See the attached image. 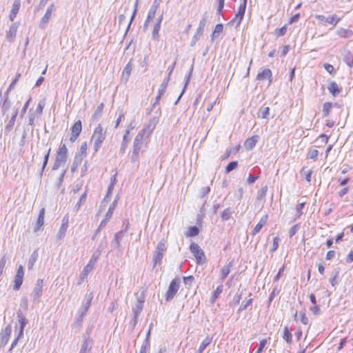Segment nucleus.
<instances>
[{"instance_id": "nucleus-1", "label": "nucleus", "mask_w": 353, "mask_h": 353, "mask_svg": "<svg viewBox=\"0 0 353 353\" xmlns=\"http://www.w3.org/2000/svg\"><path fill=\"white\" fill-rule=\"evenodd\" d=\"M106 131L103 129V125L99 123L94 129L91 137V141L93 142V149L97 152L100 149L103 142L105 139Z\"/></svg>"}, {"instance_id": "nucleus-2", "label": "nucleus", "mask_w": 353, "mask_h": 353, "mask_svg": "<svg viewBox=\"0 0 353 353\" xmlns=\"http://www.w3.org/2000/svg\"><path fill=\"white\" fill-rule=\"evenodd\" d=\"M68 150L65 143L62 144L56 153V158L53 165L54 169H58L63 165L68 160Z\"/></svg>"}, {"instance_id": "nucleus-3", "label": "nucleus", "mask_w": 353, "mask_h": 353, "mask_svg": "<svg viewBox=\"0 0 353 353\" xmlns=\"http://www.w3.org/2000/svg\"><path fill=\"white\" fill-rule=\"evenodd\" d=\"M146 134V130L143 129L135 137L133 144V150L132 153V160L135 161L138 159L139 152L141 150L142 142L144 136Z\"/></svg>"}, {"instance_id": "nucleus-4", "label": "nucleus", "mask_w": 353, "mask_h": 353, "mask_svg": "<svg viewBox=\"0 0 353 353\" xmlns=\"http://www.w3.org/2000/svg\"><path fill=\"white\" fill-rule=\"evenodd\" d=\"M190 249L191 252L194 254L196 258L197 263L201 264L205 261V256L203 251L200 248L198 244L192 243Z\"/></svg>"}, {"instance_id": "nucleus-5", "label": "nucleus", "mask_w": 353, "mask_h": 353, "mask_svg": "<svg viewBox=\"0 0 353 353\" xmlns=\"http://www.w3.org/2000/svg\"><path fill=\"white\" fill-rule=\"evenodd\" d=\"M24 278V269L23 267L21 265L18 267L16 274L14 278V286L13 289L14 290H19L23 283Z\"/></svg>"}, {"instance_id": "nucleus-6", "label": "nucleus", "mask_w": 353, "mask_h": 353, "mask_svg": "<svg viewBox=\"0 0 353 353\" xmlns=\"http://www.w3.org/2000/svg\"><path fill=\"white\" fill-rule=\"evenodd\" d=\"M179 288V281L178 279H173L169 285L168 290L166 292L165 299L167 301L171 300L176 295Z\"/></svg>"}, {"instance_id": "nucleus-7", "label": "nucleus", "mask_w": 353, "mask_h": 353, "mask_svg": "<svg viewBox=\"0 0 353 353\" xmlns=\"http://www.w3.org/2000/svg\"><path fill=\"white\" fill-rule=\"evenodd\" d=\"M159 6V2L157 1V0H155L152 5L151 6L149 11H148V15H147V18L145 21V23H144V27L146 28L149 26L150 23L154 19V18L156 16V13H157V9Z\"/></svg>"}, {"instance_id": "nucleus-8", "label": "nucleus", "mask_w": 353, "mask_h": 353, "mask_svg": "<svg viewBox=\"0 0 353 353\" xmlns=\"http://www.w3.org/2000/svg\"><path fill=\"white\" fill-rule=\"evenodd\" d=\"M82 130V124L80 120H78L74 122V123L71 127V135L70 137V140L72 142L75 141L79 137Z\"/></svg>"}, {"instance_id": "nucleus-9", "label": "nucleus", "mask_w": 353, "mask_h": 353, "mask_svg": "<svg viewBox=\"0 0 353 353\" xmlns=\"http://www.w3.org/2000/svg\"><path fill=\"white\" fill-rule=\"evenodd\" d=\"M316 18L320 20L323 24H332L334 27L336 26L341 20V18L338 17L335 14L332 15L330 17H325L323 15L318 14L316 16Z\"/></svg>"}, {"instance_id": "nucleus-10", "label": "nucleus", "mask_w": 353, "mask_h": 353, "mask_svg": "<svg viewBox=\"0 0 353 353\" xmlns=\"http://www.w3.org/2000/svg\"><path fill=\"white\" fill-rule=\"evenodd\" d=\"M68 223H69V218L68 216H65L63 218L61 221V225L59 228V230L57 234V237L59 239H63L65 233L67 232L68 228Z\"/></svg>"}, {"instance_id": "nucleus-11", "label": "nucleus", "mask_w": 353, "mask_h": 353, "mask_svg": "<svg viewBox=\"0 0 353 353\" xmlns=\"http://www.w3.org/2000/svg\"><path fill=\"white\" fill-rule=\"evenodd\" d=\"M272 73L270 69L265 68L256 75V79L261 81L268 79L270 83L272 82Z\"/></svg>"}, {"instance_id": "nucleus-12", "label": "nucleus", "mask_w": 353, "mask_h": 353, "mask_svg": "<svg viewBox=\"0 0 353 353\" xmlns=\"http://www.w3.org/2000/svg\"><path fill=\"white\" fill-rule=\"evenodd\" d=\"M46 210L44 208H41L39 210V215L37 217V220L35 224L34 231H38L41 229L44 224V218H45Z\"/></svg>"}, {"instance_id": "nucleus-13", "label": "nucleus", "mask_w": 353, "mask_h": 353, "mask_svg": "<svg viewBox=\"0 0 353 353\" xmlns=\"http://www.w3.org/2000/svg\"><path fill=\"white\" fill-rule=\"evenodd\" d=\"M54 10V5L53 3H52L49 6L45 14L41 19V23L42 24L46 25L48 23L49 20L52 17Z\"/></svg>"}, {"instance_id": "nucleus-14", "label": "nucleus", "mask_w": 353, "mask_h": 353, "mask_svg": "<svg viewBox=\"0 0 353 353\" xmlns=\"http://www.w3.org/2000/svg\"><path fill=\"white\" fill-rule=\"evenodd\" d=\"M246 4H247V0H242V2L240 3V5L238 8L237 12L235 14L236 19H238L239 22L243 19V18L244 17Z\"/></svg>"}, {"instance_id": "nucleus-15", "label": "nucleus", "mask_w": 353, "mask_h": 353, "mask_svg": "<svg viewBox=\"0 0 353 353\" xmlns=\"http://www.w3.org/2000/svg\"><path fill=\"white\" fill-rule=\"evenodd\" d=\"M18 26L16 23H13L10 26L8 31L6 33V39L9 41H12L15 37L17 32Z\"/></svg>"}, {"instance_id": "nucleus-16", "label": "nucleus", "mask_w": 353, "mask_h": 353, "mask_svg": "<svg viewBox=\"0 0 353 353\" xmlns=\"http://www.w3.org/2000/svg\"><path fill=\"white\" fill-rule=\"evenodd\" d=\"M267 221H268V215L265 214L261 218L259 223L254 228L253 231H252V234L254 235V234H257L261 230V228L266 224Z\"/></svg>"}, {"instance_id": "nucleus-17", "label": "nucleus", "mask_w": 353, "mask_h": 353, "mask_svg": "<svg viewBox=\"0 0 353 353\" xmlns=\"http://www.w3.org/2000/svg\"><path fill=\"white\" fill-rule=\"evenodd\" d=\"M43 280L37 281L36 285L32 291V295L35 298H39L42 294Z\"/></svg>"}, {"instance_id": "nucleus-18", "label": "nucleus", "mask_w": 353, "mask_h": 353, "mask_svg": "<svg viewBox=\"0 0 353 353\" xmlns=\"http://www.w3.org/2000/svg\"><path fill=\"white\" fill-rule=\"evenodd\" d=\"M163 19V15H161L157 19V21L154 25V29L152 30V37L154 39H157L159 37V33L161 29V23Z\"/></svg>"}, {"instance_id": "nucleus-19", "label": "nucleus", "mask_w": 353, "mask_h": 353, "mask_svg": "<svg viewBox=\"0 0 353 353\" xmlns=\"http://www.w3.org/2000/svg\"><path fill=\"white\" fill-rule=\"evenodd\" d=\"M257 141H258V136L254 135L251 137L248 138L245 140V141L244 143V145L248 149H252L255 146Z\"/></svg>"}, {"instance_id": "nucleus-20", "label": "nucleus", "mask_w": 353, "mask_h": 353, "mask_svg": "<svg viewBox=\"0 0 353 353\" xmlns=\"http://www.w3.org/2000/svg\"><path fill=\"white\" fill-rule=\"evenodd\" d=\"M336 34L339 37L344 39L349 38L353 35V31L345 28H339L336 31Z\"/></svg>"}, {"instance_id": "nucleus-21", "label": "nucleus", "mask_w": 353, "mask_h": 353, "mask_svg": "<svg viewBox=\"0 0 353 353\" xmlns=\"http://www.w3.org/2000/svg\"><path fill=\"white\" fill-rule=\"evenodd\" d=\"M20 0H15L13 5L12 10L10 11V18L11 21H13L15 18L17 14L18 13L19 8H20Z\"/></svg>"}, {"instance_id": "nucleus-22", "label": "nucleus", "mask_w": 353, "mask_h": 353, "mask_svg": "<svg viewBox=\"0 0 353 353\" xmlns=\"http://www.w3.org/2000/svg\"><path fill=\"white\" fill-rule=\"evenodd\" d=\"M270 338L263 339L254 348L255 353H261L264 347L270 343Z\"/></svg>"}, {"instance_id": "nucleus-23", "label": "nucleus", "mask_w": 353, "mask_h": 353, "mask_svg": "<svg viewBox=\"0 0 353 353\" xmlns=\"http://www.w3.org/2000/svg\"><path fill=\"white\" fill-rule=\"evenodd\" d=\"M231 263H228L224 265L222 269L220 270L219 276L222 281L225 280V278L228 276L231 270Z\"/></svg>"}, {"instance_id": "nucleus-24", "label": "nucleus", "mask_w": 353, "mask_h": 353, "mask_svg": "<svg viewBox=\"0 0 353 353\" xmlns=\"http://www.w3.org/2000/svg\"><path fill=\"white\" fill-rule=\"evenodd\" d=\"M329 92L334 96H336L341 92V88L338 85L336 82H332L328 86Z\"/></svg>"}, {"instance_id": "nucleus-25", "label": "nucleus", "mask_w": 353, "mask_h": 353, "mask_svg": "<svg viewBox=\"0 0 353 353\" xmlns=\"http://www.w3.org/2000/svg\"><path fill=\"white\" fill-rule=\"evenodd\" d=\"M283 338L288 344L292 343V335L288 327L283 328Z\"/></svg>"}, {"instance_id": "nucleus-26", "label": "nucleus", "mask_w": 353, "mask_h": 353, "mask_svg": "<svg viewBox=\"0 0 353 353\" xmlns=\"http://www.w3.org/2000/svg\"><path fill=\"white\" fill-rule=\"evenodd\" d=\"M223 292V285H219L216 287V290L213 292L212 294V296L210 297V301L213 303L216 301V300L219 298L220 294Z\"/></svg>"}, {"instance_id": "nucleus-27", "label": "nucleus", "mask_w": 353, "mask_h": 353, "mask_svg": "<svg viewBox=\"0 0 353 353\" xmlns=\"http://www.w3.org/2000/svg\"><path fill=\"white\" fill-rule=\"evenodd\" d=\"M83 157H81V156L76 155L74 157L72 167H71V172H75L79 165L82 163Z\"/></svg>"}, {"instance_id": "nucleus-28", "label": "nucleus", "mask_w": 353, "mask_h": 353, "mask_svg": "<svg viewBox=\"0 0 353 353\" xmlns=\"http://www.w3.org/2000/svg\"><path fill=\"white\" fill-rule=\"evenodd\" d=\"M212 339L210 336H207L200 344L198 351L199 353H202L205 348L209 345L212 342Z\"/></svg>"}, {"instance_id": "nucleus-29", "label": "nucleus", "mask_w": 353, "mask_h": 353, "mask_svg": "<svg viewBox=\"0 0 353 353\" xmlns=\"http://www.w3.org/2000/svg\"><path fill=\"white\" fill-rule=\"evenodd\" d=\"M132 70V64L130 62H129L125 65L122 72V76L124 77L126 79H128L131 74Z\"/></svg>"}, {"instance_id": "nucleus-30", "label": "nucleus", "mask_w": 353, "mask_h": 353, "mask_svg": "<svg viewBox=\"0 0 353 353\" xmlns=\"http://www.w3.org/2000/svg\"><path fill=\"white\" fill-rule=\"evenodd\" d=\"M88 150V143L87 142H83L81 143L79 152L76 155L81 156V157H85L87 155Z\"/></svg>"}, {"instance_id": "nucleus-31", "label": "nucleus", "mask_w": 353, "mask_h": 353, "mask_svg": "<svg viewBox=\"0 0 353 353\" xmlns=\"http://www.w3.org/2000/svg\"><path fill=\"white\" fill-rule=\"evenodd\" d=\"M18 317H19V322L21 325L20 334H22L23 332L24 327L26 326V325L28 323V320L22 314H19Z\"/></svg>"}, {"instance_id": "nucleus-32", "label": "nucleus", "mask_w": 353, "mask_h": 353, "mask_svg": "<svg viewBox=\"0 0 353 353\" xmlns=\"http://www.w3.org/2000/svg\"><path fill=\"white\" fill-rule=\"evenodd\" d=\"M129 136H130V131L128 130L125 132V134L123 137V143H122L121 148L123 151H124L125 150L127 145L130 141Z\"/></svg>"}, {"instance_id": "nucleus-33", "label": "nucleus", "mask_w": 353, "mask_h": 353, "mask_svg": "<svg viewBox=\"0 0 353 353\" xmlns=\"http://www.w3.org/2000/svg\"><path fill=\"white\" fill-rule=\"evenodd\" d=\"M223 30V26L221 23H218L216 25L214 30L212 32V37L214 38L218 37L221 33H222Z\"/></svg>"}, {"instance_id": "nucleus-34", "label": "nucleus", "mask_w": 353, "mask_h": 353, "mask_svg": "<svg viewBox=\"0 0 353 353\" xmlns=\"http://www.w3.org/2000/svg\"><path fill=\"white\" fill-rule=\"evenodd\" d=\"M332 108V104L330 102H325L323 105V112L324 117H327L330 113V110Z\"/></svg>"}, {"instance_id": "nucleus-35", "label": "nucleus", "mask_w": 353, "mask_h": 353, "mask_svg": "<svg viewBox=\"0 0 353 353\" xmlns=\"http://www.w3.org/2000/svg\"><path fill=\"white\" fill-rule=\"evenodd\" d=\"M287 28V25H284L281 28L276 29L274 30V34L276 37H282L286 33Z\"/></svg>"}, {"instance_id": "nucleus-36", "label": "nucleus", "mask_w": 353, "mask_h": 353, "mask_svg": "<svg viewBox=\"0 0 353 353\" xmlns=\"http://www.w3.org/2000/svg\"><path fill=\"white\" fill-rule=\"evenodd\" d=\"M163 246H164L163 243H159L158 245L157 248L158 249H161V250L159 251L158 253L157 254V256L155 257V263H157V261L158 262L161 261V259L163 257Z\"/></svg>"}, {"instance_id": "nucleus-37", "label": "nucleus", "mask_w": 353, "mask_h": 353, "mask_svg": "<svg viewBox=\"0 0 353 353\" xmlns=\"http://www.w3.org/2000/svg\"><path fill=\"white\" fill-rule=\"evenodd\" d=\"M319 155V151L316 149H310L307 154V159L315 161Z\"/></svg>"}, {"instance_id": "nucleus-38", "label": "nucleus", "mask_w": 353, "mask_h": 353, "mask_svg": "<svg viewBox=\"0 0 353 353\" xmlns=\"http://www.w3.org/2000/svg\"><path fill=\"white\" fill-rule=\"evenodd\" d=\"M11 332H12V327L11 325H7L5 329L3 330V338L5 339L6 341H8L10 334H11Z\"/></svg>"}, {"instance_id": "nucleus-39", "label": "nucleus", "mask_w": 353, "mask_h": 353, "mask_svg": "<svg viewBox=\"0 0 353 353\" xmlns=\"http://www.w3.org/2000/svg\"><path fill=\"white\" fill-rule=\"evenodd\" d=\"M199 234V229L196 226H192L188 228L186 236H195Z\"/></svg>"}, {"instance_id": "nucleus-40", "label": "nucleus", "mask_w": 353, "mask_h": 353, "mask_svg": "<svg viewBox=\"0 0 353 353\" xmlns=\"http://www.w3.org/2000/svg\"><path fill=\"white\" fill-rule=\"evenodd\" d=\"M232 213V210L230 208H226L222 212L221 217L224 221L228 220L231 217Z\"/></svg>"}, {"instance_id": "nucleus-41", "label": "nucleus", "mask_w": 353, "mask_h": 353, "mask_svg": "<svg viewBox=\"0 0 353 353\" xmlns=\"http://www.w3.org/2000/svg\"><path fill=\"white\" fill-rule=\"evenodd\" d=\"M238 166V162L236 161L230 162L225 168V172L229 173L232 170L236 169Z\"/></svg>"}, {"instance_id": "nucleus-42", "label": "nucleus", "mask_w": 353, "mask_h": 353, "mask_svg": "<svg viewBox=\"0 0 353 353\" xmlns=\"http://www.w3.org/2000/svg\"><path fill=\"white\" fill-rule=\"evenodd\" d=\"M268 188L267 187L262 188L259 192H258V199L259 200H263L266 196Z\"/></svg>"}, {"instance_id": "nucleus-43", "label": "nucleus", "mask_w": 353, "mask_h": 353, "mask_svg": "<svg viewBox=\"0 0 353 353\" xmlns=\"http://www.w3.org/2000/svg\"><path fill=\"white\" fill-rule=\"evenodd\" d=\"M37 259V253H33L31 255V257H30V259H29V261H28V265H29V268L30 269L33 268V266H34Z\"/></svg>"}, {"instance_id": "nucleus-44", "label": "nucleus", "mask_w": 353, "mask_h": 353, "mask_svg": "<svg viewBox=\"0 0 353 353\" xmlns=\"http://www.w3.org/2000/svg\"><path fill=\"white\" fill-rule=\"evenodd\" d=\"M285 269V265H283V266L279 269V272H278V273H277L276 276L274 277V281L276 282V281H278L280 279V278H281V277L283 276V272H284Z\"/></svg>"}, {"instance_id": "nucleus-45", "label": "nucleus", "mask_w": 353, "mask_h": 353, "mask_svg": "<svg viewBox=\"0 0 353 353\" xmlns=\"http://www.w3.org/2000/svg\"><path fill=\"white\" fill-rule=\"evenodd\" d=\"M260 117L265 119L267 118L270 114V108L268 107H265L263 109L260 110Z\"/></svg>"}, {"instance_id": "nucleus-46", "label": "nucleus", "mask_w": 353, "mask_h": 353, "mask_svg": "<svg viewBox=\"0 0 353 353\" xmlns=\"http://www.w3.org/2000/svg\"><path fill=\"white\" fill-rule=\"evenodd\" d=\"M279 238L278 236H275L273 239V243L272 247V251L274 252L276 251L279 248Z\"/></svg>"}, {"instance_id": "nucleus-47", "label": "nucleus", "mask_w": 353, "mask_h": 353, "mask_svg": "<svg viewBox=\"0 0 353 353\" xmlns=\"http://www.w3.org/2000/svg\"><path fill=\"white\" fill-rule=\"evenodd\" d=\"M350 190V188L349 187H344L343 188H342L339 192H338V196L340 198H342Z\"/></svg>"}, {"instance_id": "nucleus-48", "label": "nucleus", "mask_w": 353, "mask_h": 353, "mask_svg": "<svg viewBox=\"0 0 353 353\" xmlns=\"http://www.w3.org/2000/svg\"><path fill=\"white\" fill-rule=\"evenodd\" d=\"M325 69L330 74H333L335 72V69L333 65H332L330 63H325L324 65Z\"/></svg>"}, {"instance_id": "nucleus-49", "label": "nucleus", "mask_w": 353, "mask_h": 353, "mask_svg": "<svg viewBox=\"0 0 353 353\" xmlns=\"http://www.w3.org/2000/svg\"><path fill=\"white\" fill-rule=\"evenodd\" d=\"M300 320H301V323H303L304 325H307L309 323L308 318H307L305 312H303L301 314Z\"/></svg>"}, {"instance_id": "nucleus-50", "label": "nucleus", "mask_w": 353, "mask_h": 353, "mask_svg": "<svg viewBox=\"0 0 353 353\" xmlns=\"http://www.w3.org/2000/svg\"><path fill=\"white\" fill-rule=\"evenodd\" d=\"M50 152H51V149L49 148L47 153L45 154L43 162V168H42L43 170L46 168V165L48 164Z\"/></svg>"}, {"instance_id": "nucleus-51", "label": "nucleus", "mask_w": 353, "mask_h": 353, "mask_svg": "<svg viewBox=\"0 0 353 353\" xmlns=\"http://www.w3.org/2000/svg\"><path fill=\"white\" fill-rule=\"evenodd\" d=\"M103 108H104V105L103 103L99 104L94 112V115L99 116L101 114V113L102 112Z\"/></svg>"}, {"instance_id": "nucleus-52", "label": "nucleus", "mask_w": 353, "mask_h": 353, "mask_svg": "<svg viewBox=\"0 0 353 353\" xmlns=\"http://www.w3.org/2000/svg\"><path fill=\"white\" fill-rule=\"evenodd\" d=\"M299 227L297 225H294L293 227L291 228L289 232V235L290 237L294 236L298 231Z\"/></svg>"}, {"instance_id": "nucleus-53", "label": "nucleus", "mask_w": 353, "mask_h": 353, "mask_svg": "<svg viewBox=\"0 0 353 353\" xmlns=\"http://www.w3.org/2000/svg\"><path fill=\"white\" fill-rule=\"evenodd\" d=\"M335 256V251L334 250H329L325 256V259L327 260H331Z\"/></svg>"}, {"instance_id": "nucleus-54", "label": "nucleus", "mask_w": 353, "mask_h": 353, "mask_svg": "<svg viewBox=\"0 0 353 353\" xmlns=\"http://www.w3.org/2000/svg\"><path fill=\"white\" fill-rule=\"evenodd\" d=\"M305 205V202H302L297 204L296 209L299 215L302 214V209L303 208Z\"/></svg>"}, {"instance_id": "nucleus-55", "label": "nucleus", "mask_w": 353, "mask_h": 353, "mask_svg": "<svg viewBox=\"0 0 353 353\" xmlns=\"http://www.w3.org/2000/svg\"><path fill=\"white\" fill-rule=\"evenodd\" d=\"M21 77V74L20 73H18L17 74L15 78L13 79V81H12L10 87H9V89H12L14 85L15 84L17 83V82L18 81L19 79Z\"/></svg>"}, {"instance_id": "nucleus-56", "label": "nucleus", "mask_w": 353, "mask_h": 353, "mask_svg": "<svg viewBox=\"0 0 353 353\" xmlns=\"http://www.w3.org/2000/svg\"><path fill=\"white\" fill-rule=\"evenodd\" d=\"M259 178L258 175L250 174L248 177V182L249 183H253Z\"/></svg>"}, {"instance_id": "nucleus-57", "label": "nucleus", "mask_w": 353, "mask_h": 353, "mask_svg": "<svg viewBox=\"0 0 353 353\" xmlns=\"http://www.w3.org/2000/svg\"><path fill=\"white\" fill-rule=\"evenodd\" d=\"M86 196H87V194L86 192H85L80 197L79 199V201H78V203H77V205H78V208L81 206V203H83L86 199Z\"/></svg>"}, {"instance_id": "nucleus-58", "label": "nucleus", "mask_w": 353, "mask_h": 353, "mask_svg": "<svg viewBox=\"0 0 353 353\" xmlns=\"http://www.w3.org/2000/svg\"><path fill=\"white\" fill-rule=\"evenodd\" d=\"M347 338L345 337L343 339H342L340 341V343H339V347H337V350L338 351H340L341 350L343 349V346L345 345V343H347Z\"/></svg>"}, {"instance_id": "nucleus-59", "label": "nucleus", "mask_w": 353, "mask_h": 353, "mask_svg": "<svg viewBox=\"0 0 353 353\" xmlns=\"http://www.w3.org/2000/svg\"><path fill=\"white\" fill-rule=\"evenodd\" d=\"M346 261L347 263L353 262V250H351L346 256Z\"/></svg>"}, {"instance_id": "nucleus-60", "label": "nucleus", "mask_w": 353, "mask_h": 353, "mask_svg": "<svg viewBox=\"0 0 353 353\" xmlns=\"http://www.w3.org/2000/svg\"><path fill=\"white\" fill-rule=\"evenodd\" d=\"M294 334H295V336H296V339L298 341H299L301 339V337H302V334H303L302 330L300 328L297 329L296 330Z\"/></svg>"}, {"instance_id": "nucleus-61", "label": "nucleus", "mask_w": 353, "mask_h": 353, "mask_svg": "<svg viewBox=\"0 0 353 353\" xmlns=\"http://www.w3.org/2000/svg\"><path fill=\"white\" fill-rule=\"evenodd\" d=\"M123 118H124V114L123 113L120 114L119 117L117 118V119L116 121V123H115V128H116L119 125L121 121H122V119Z\"/></svg>"}, {"instance_id": "nucleus-62", "label": "nucleus", "mask_w": 353, "mask_h": 353, "mask_svg": "<svg viewBox=\"0 0 353 353\" xmlns=\"http://www.w3.org/2000/svg\"><path fill=\"white\" fill-rule=\"evenodd\" d=\"M218 1V12H221L224 6L225 0H217Z\"/></svg>"}, {"instance_id": "nucleus-63", "label": "nucleus", "mask_w": 353, "mask_h": 353, "mask_svg": "<svg viewBox=\"0 0 353 353\" xmlns=\"http://www.w3.org/2000/svg\"><path fill=\"white\" fill-rule=\"evenodd\" d=\"M330 282L332 286H335V285L337 283V276H336V275H334V276H332L330 279Z\"/></svg>"}, {"instance_id": "nucleus-64", "label": "nucleus", "mask_w": 353, "mask_h": 353, "mask_svg": "<svg viewBox=\"0 0 353 353\" xmlns=\"http://www.w3.org/2000/svg\"><path fill=\"white\" fill-rule=\"evenodd\" d=\"M310 310L314 314H318L320 312V308L317 305H314Z\"/></svg>"}]
</instances>
